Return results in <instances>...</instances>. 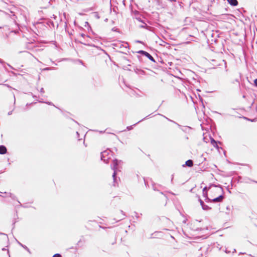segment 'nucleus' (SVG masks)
<instances>
[{
    "label": "nucleus",
    "instance_id": "f8f14e48",
    "mask_svg": "<svg viewBox=\"0 0 257 257\" xmlns=\"http://www.w3.org/2000/svg\"><path fill=\"white\" fill-rule=\"evenodd\" d=\"M39 102H44V103H47V104H49V105H54V104H52V102H44V101H41V100H40V101H39Z\"/></svg>",
    "mask_w": 257,
    "mask_h": 257
},
{
    "label": "nucleus",
    "instance_id": "1a4fd4ad",
    "mask_svg": "<svg viewBox=\"0 0 257 257\" xmlns=\"http://www.w3.org/2000/svg\"><path fill=\"white\" fill-rule=\"evenodd\" d=\"M253 180H252L248 178H246L243 179V180L242 181H241V182H243V183H249L250 182H253Z\"/></svg>",
    "mask_w": 257,
    "mask_h": 257
},
{
    "label": "nucleus",
    "instance_id": "f704fd0d",
    "mask_svg": "<svg viewBox=\"0 0 257 257\" xmlns=\"http://www.w3.org/2000/svg\"><path fill=\"white\" fill-rule=\"evenodd\" d=\"M225 252H228V250H225Z\"/></svg>",
    "mask_w": 257,
    "mask_h": 257
},
{
    "label": "nucleus",
    "instance_id": "c756f323",
    "mask_svg": "<svg viewBox=\"0 0 257 257\" xmlns=\"http://www.w3.org/2000/svg\"><path fill=\"white\" fill-rule=\"evenodd\" d=\"M6 249L5 248H3V250H5Z\"/></svg>",
    "mask_w": 257,
    "mask_h": 257
},
{
    "label": "nucleus",
    "instance_id": "c85d7f7f",
    "mask_svg": "<svg viewBox=\"0 0 257 257\" xmlns=\"http://www.w3.org/2000/svg\"><path fill=\"white\" fill-rule=\"evenodd\" d=\"M253 182H254V183H257V181H253Z\"/></svg>",
    "mask_w": 257,
    "mask_h": 257
},
{
    "label": "nucleus",
    "instance_id": "f3484780",
    "mask_svg": "<svg viewBox=\"0 0 257 257\" xmlns=\"http://www.w3.org/2000/svg\"><path fill=\"white\" fill-rule=\"evenodd\" d=\"M15 106H14V108H13V110H11V111H9V112H8V115H11V114H12V112H13V110L15 109Z\"/></svg>",
    "mask_w": 257,
    "mask_h": 257
},
{
    "label": "nucleus",
    "instance_id": "9b49d317",
    "mask_svg": "<svg viewBox=\"0 0 257 257\" xmlns=\"http://www.w3.org/2000/svg\"><path fill=\"white\" fill-rule=\"evenodd\" d=\"M202 208L204 210H208L211 209L210 207H209L208 205L206 204L203 205Z\"/></svg>",
    "mask_w": 257,
    "mask_h": 257
},
{
    "label": "nucleus",
    "instance_id": "f257e3e1",
    "mask_svg": "<svg viewBox=\"0 0 257 257\" xmlns=\"http://www.w3.org/2000/svg\"><path fill=\"white\" fill-rule=\"evenodd\" d=\"M122 162L120 160H118L117 159H114L113 161L112 164L111 165V168L113 170V173L112 174V177L114 182V186H115V182L116 181V172L119 170V165L121 164Z\"/></svg>",
    "mask_w": 257,
    "mask_h": 257
},
{
    "label": "nucleus",
    "instance_id": "6e6552de",
    "mask_svg": "<svg viewBox=\"0 0 257 257\" xmlns=\"http://www.w3.org/2000/svg\"><path fill=\"white\" fill-rule=\"evenodd\" d=\"M185 164L187 166L191 167L193 165V161L191 160H188L186 162Z\"/></svg>",
    "mask_w": 257,
    "mask_h": 257
},
{
    "label": "nucleus",
    "instance_id": "9d476101",
    "mask_svg": "<svg viewBox=\"0 0 257 257\" xmlns=\"http://www.w3.org/2000/svg\"><path fill=\"white\" fill-rule=\"evenodd\" d=\"M18 243H19V244H20L21 246H22L24 248H25L28 252H29L30 253H31V251L29 249V248L26 246L25 245H23V244H22L21 242H20L19 241H18Z\"/></svg>",
    "mask_w": 257,
    "mask_h": 257
},
{
    "label": "nucleus",
    "instance_id": "0eeeda50",
    "mask_svg": "<svg viewBox=\"0 0 257 257\" xmlns=\"http://www.w3.org/2000/svg\"><path fill=\"white\" fill-rule=\"evenodd\" d=\"M228 3L233 6H236L238 5V2L237 0H227Z\"/></svg>",
    "mask_w": 257,
    "mask_h": 257
},
{
    "label": "nucleus",
    "instance_id": "a878e982",
    "mask_svg": "<svg viewBox=\"0 0 257 257\" xmlns=\"http://www.w3.org/2000/svg\"><path fill=\"white\" fill-rule=\"evenodd\" d=\"M10 196H11L12 198H14V197H13V196H12V194L11 193H10Z\"/></svg>",
    "mask_w": 257,
    "mask_h": 257
},
{
    "label": "nucleus",
    "instance_id": "cd10ccee",
    "mask_svg": "<svg viewBox=\"0 0 257 257\" xmlns=\"http://www.w3.org/2000/svg\"><path fill=\"white\" fill-rule=\"evenodd\" d=\"M169 1L171 2H176V0H169Z\"/></svg>",
    "mask_w": 257,
    "mask_h": 257
},
{
    "label": "nucleus",
    "instance_id": "2eb2a0df",
    "mask_svg": "<svg viewBox=\"0 0 257 257\" xmlns=\"http://www.w3.org/2000/svg\"><path fill=\"white\" fill-rule=\"evenodd\" d=\"M211 144L215 146V144H217V142L213 139H212L211 141Z\"/></svg>",
    "mask_w": 257,
    "mask_h": 257
},
{
    "label": "nucleus",
    "instance_id": "72a5a7b5",
    "mask_svg": "<svg viewBox=\"0 0 257 257\" xmlns=\"http://www.w3.org/2000/svg\"><path fill=\"white\" fill-rule=\"evenodd\" d=\"M0 234H5L4 233H0Z\"/></svg>",
    "mask_w": 257,
    "mask_h": 257
},
{
    "label": "nucleus",
    "instance_id": "b1692460",
    "mask_svg": "<svg viewBox=\"0 0 257 257\" xmlns=\"http://www.w3.org/2000/svg\"><path fill=\"white\" fill-rule=\"evenodd\" d=\"M167 118V119H168L169 121H172V122H173L174 123H175V121H173V120H171V119H169V118Z\"/></svg>",
    "mask_w": 257,
    "mask_h": 257
},
{
    "label": "nucleus",
    "instance_id": "ddd939ff",
    "mask_svg": "<svg viewBox=\"0 0 257 257\" xmlns=\"http://www.w3.org/2000/svg\"><path fill=\"white\" fill-rule=\"evenodd\" d=\"M133 125H131V126H127L126 127V130L127 131H130V130L133 129Z\"/></svg>",
    "mask_w": 257,
    "mask_h": 257
},
{
    "label": "nucleus",
    "instance_id": "5701e85b",
    "mask_svg": "<svg viewBox=\"0 0 257 257\" xmlns=\"http://www.w3.org/2000/svg\"><path fill=\"white\" fill-rule=\"evenodd\" d=\"M173 178H174V175H172V178H171V183H173Z\"/></svg>",
    "mask_w": 257,
    "mask_h": 257
},
{
    "label": "nucleus",
    "instance_id": "393cba45",
    "mask_svg": "<svg viewBox=\"0 0 257 257\" xmlns=\"http://www.w3.org/2000/svg\"><path fill=\"white\" fill-rule=\"evenodd\" d=\"M145 118H144V119H143L141 120L140 121H138L137 123H136V124H137V123H138L140 122L141 121L143 120H144V119H145Z\"/></svg>",
    "mask_w": 257,
    "mask_h": 257
},
{
    "label": "nucleus",
    "instance_id": "7ed1b4c3",
    "mask_svg": "<svg viewBox=\"0 0 257 257\" xmlns=\"http://www.w3.org/2000/svg\"><path fill=\"white\" fill-rule=\"evenodd\" d=\"M138 53L140 54H142L143 55H144V56H146L151 61L155 62L154 58L149 53H148V52H146L145 51H143V50H140V51H138Z\"/></svg>",
    "mask_w": 257,
    "mask_h": 257
},
{
    "label": "nucleus",
    "instance_id": "bb28decb",
    "mask_svg": "<svg viewBox=\"0 0 257 257\" xmlns=\"http://www.w3.org/2000/svg\"><path fill=\"white\" fill-rule=\"evenodd\" d=\"M85 35L83 34H81V36L83 37H84Z\"/></svg>",
    "mask_w": 257,
    "mask_h": 257
},
{
    "label": "nucleus",
    "instance_id": "39448f33",
    "mask_svg": "<svg viewBox=\"0 0 257 257\" xmlns=\"http://www.w3.org/2000/svg\"><path fill=\"white\" fill-rule=\"evenodd\" d=\"M203 196L205 198V200L206 202H209L210 200V199L207 197V188L206 187H204L203 189Z\"/></svg>",
    "mask_w": 257,
    "mask_h": 257
},
{
    "label": "nucleus",
    "instance_id": "412c9836",
    "mask_svg": "<svg viewBox=\"0 0 257 257\" xmlns=\"http://www.w3.org/2000/svg\"><path fill=\"white\" fill-rule=\"evenodd\" d=\"M254 84L256 86H257V79H255L254 80Z\"/></svg>",
    "mask_w": 257,
    "mask_h": 257
},
{
    "label": "nucleus",
    "instance_id": "4be33fe9",
    "mask_svg": "<svg viewBox=\"0 0 257 257\" xmlns=\"http://www.w3.org/2000/svg\"><path fill=\"white\" fill-rule=\"evenodd\" d=\"M13 97H14V104L15 105V103H16V98H15V96L14 94H13Z\"/></svg>",
    "mask_w": 257,
    "mask_h": 257
},
{
    "label": "nucleus",
    "instance_id": "7c9ffc66",
    "mask_svg": "<svg viewBox=\"0 0 257 257\" xmlns=\"http://www.w3.org/2000/svg\"><path fill=\"white\" fill-rule=\"evenodd\" d=\"M153 189H154V190H156V188H155L154 187H153Z\"/></svg>",
    "mask_w": 257,
    "mask_h": 257
},
{
    "label": "nucleus",
    "instance_id": "aec40b11",
    "mask_svg": "<svg viewBox=\"0 0 257 257\" xmlns=\"http://www.w3.org/2000/svg\"><path fill=\"white\" fill-rule=\"evenodd\" d=\"M40 92L41 93H44L45 92L44 91V88H41V89H40Z\"/></svg>",
    "mask_w": 257,
    "mask_h": 257
},
{
    "label": "nucleus",
    "instance_id": "a211bd4d",
    "mask_svg": "<svg viewBox=\"0 0 257 257\" xmlns=\"http://www.w3.org/2000/svg\"><path fill=\"white\" fill-rule=\"evenodd\" d=\"M121 213L123 215V217L122 218H121L120 220L124 218V217L125 216V213H124V212L123 211L121 210Z\"/></svg>",
    "mask_w": 257,
    "mask_h": 257
},
{
    "label": "nucleus",
    "instance_id": "f03ea898",
    "mask_svg": "<svg viewBox=\"0 0 257 257\" xmlns=\"http://www.w3.org/2000/svg\"><path fill=\"white\" fill-rule=\"evenodd\" d=\"M111 151L109 150L104 151L101 153V159L106 164L108 163V160L110 158Z\"/></svg>",
    "mask_w": 257,
    "mask_h": 257
},
{
    "label": "nucleus",
    "instance_id": "2f4dec72",
    "mask_svg": "<svg viewBox=\"0 0 257 257\" xmlns=\"http://www.w3.org/2000/svg\"><path fill=\"white\" fill-rule=\"evenodd\" d=\"M138 43H141V41H138Z\"/></svg>",
    "mask_w": 257,
    "mask_h": 257
},
{
    "label": "nucleus",
    "instance_id": "dca6fc26",
    "mask_svg": "<svg viewBox=\"0 0 257 257\" xmlns=\"http://www.w3.org/2000/svg\"><path fill=\"white\" fill-rule=\"evenodd\" d=\"M199 201L200 202V205H201V206L202 207L203 205H204L205 204L204 203L203 201L201 199H199Z\"/></svg>",
    "mask_w": 257,
    "mask_h": 257
},
{
    "label": "nucleus",
    "instance_id": "4468645a",
    "mask_svg": "<svg viewBox=\"0 0 257 257\" xmlns=\"http://www.w3.org/2000/svg\"><path fill=\"white\" fill-rule=\"evenodd\" d=\"M53 257H62V256L59 253H56L54 255H53Z\"/></svg>",
    "mask_w": 257,
    "mask_h": 257
},
{
    "label": "nucleus",
    "instance_id": "6ab92c4d",
    "mask_svg": "<svg viewBox=\"0 0 257 257\" xmlns=\"http://www.w3.org/2000/svg\"><path fill=\"white\" fill-rule=\"evenodd\" d=\"M55 68H49V67H47V68H46L45 69H44V70H51V69H55Z\"/></svg>",
    "mask_w": 257,
    "mask_h": 257
},
{
    "label": "nucleus",
    "instance_id": "473e14b6",
    "mask_svg": "<svg viewBox=\"0 0 257 257\" xmlns=\"http://www.w3.org/2000/svg\"><path fill=\"white\" fill-rule=\"evenodd\" d=\"M144 182H145V184H146V180H144Z\"/></svg>",
    "mask_w": 257,
    "mask_h": 257
},
{
    "label": "nucleus",
    "instance_id": "20e7f679",
    "mask_svg": "<svg viewBox=\"0 0 257 257\" xmlns=\"http://www.w3.org/2000/svg\"><path fill=\"white\" fill-rule=\"evenodd\" d=\"M224 198V196L222 195H221L216 198H215L213 199H210V200H209V202L214 203L221 202L223 201Z\"/></svg>",
    "mask_w": 257,
    "mask_h": 257
},
{
    "label": "nucleus",
    "instance_id": "423d86ee",
    "mask_svg": "<svg viewBox=\"0 0 257 257\" xmlns=\"http://www.w3.org/2000/svg\"><path fill=\"white\" fill-rule=\"evenodd\" d=\"M7 148L3 145L0 146V154H5L7 153Z\"/></svg>",
    "mask_w": 257,
    "mask_h": 257
}]
</instances>
